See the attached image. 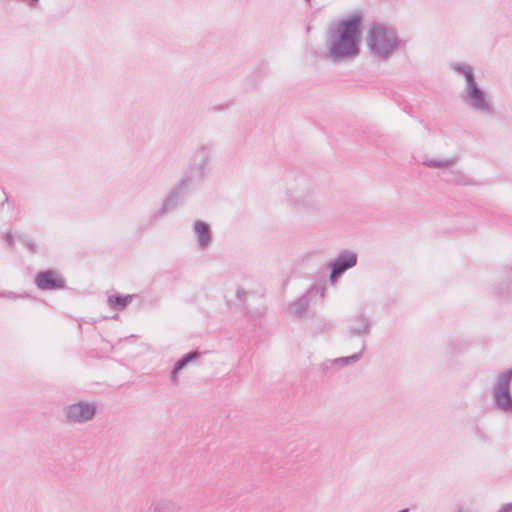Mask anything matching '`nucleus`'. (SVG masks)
Wrapping results in <instances>:
<instances>
[{"label": "nucleus", "instance_id": "f8f14e48", "mask_svg": "<svg viewBox=\"0 0 512 512\" xmlns=\"http://www.w3.org/2000/svg\"><path fill=\"white\" fill-rule=\"evenodd\" d=\"M193 231L199 249H208L213 242L211 226L203 220H196L193 224Z\"/></svg>", "mask_w": 512, "mask_h": 512}, {"label": "nucleus", "instance_id": "7ed1b4c3", "mask_svg": "<svg viewBox=\"0 0 512 512\" xmlns=\"http://www.w3.org/2000/svg\"><path fill=\"white\" fill-rule=\"evenodd\" d=\"M451 68L465 78V88L461 93V99L472 111L483 116L495 113L494 105L487 93L476 81L473 69L463 63H452Z\"/></svg>", "mask_w": 512, "mask_h": 512}, {"label": "nucleus", "instance_id": "9d476101", "mask_svg": "<svg viewBox=\"0 0 512 512\" xmlns=\"http://www.w3.org/2000/svg\"><path fill=\"white\" fill-rule=\"evenodd\" d=\"M97 413V407L94 403L79 401L67 405L64 408V415L68 423L83 424L92 420Z\"/></svg>", "mask_w": 512, "mask_h": 512}, {"label": "nucleus", "instance_id": "b1692460", "mask_svg": "<svg viewBox=\"0 0 512 512\" xmlns=\"http://www.w3.org/2000/svg\"><path fill=\"white\" fill-rule=\"evenodd\" d=\"M455 512H471V511L463 510V509H458V510H456Z\"/></svg>", "mask_w": 512, "mask_h": 512}, {"label": "nucleus", "instance_id": "4468645a", "mask_svg": "<svg viewBox=\"0 0 512 512\" xmlns=\"http://www.w3.org/2000/svg\"><path fill=\"white\" fill-rule=\"evenodd\" d=\"M201 353L198 350H191L181 356L174 364L170 371V381L172 385L177 386L179 383V373L190 363L195 362L200 357Z\"/></svg>", "mask_w": 512, "mask_h": 512}, {"label": "nucleus", "instance_id": "f03ea898", "mask_svg": "<svg viewBox=\"0 0 512 512\" xmlns=\"http://www.w3.org/2000/svg\"><path fill=\"white\" fill-rule=\"evenodd\" d=\"M285 202L293 209L303 213H317L322 204L317 189L310 179L293 171L283 177Z\"/></svg>", "mask_w": 512, "mask_h": 512}, {"label": "nucleus", "instance_id": "a878e982", "mask_svg": "<svg viewBox=\"0 0 512 512\" xmlns=\"http://www.w3.org/2000/svg\"><path fill=\"white\" fill-rule=\"evenodd\" d=\"M4 296H6L5 293H0V297H4Z\"/></svg>", "mask_w": 512, "mask_h": 512}, {"label": "nucleus", "instance_id": "423d86ee", "mask_svg": "<svg viewBox=\"0 0 512 512\" xmlns=\"http://www.w3.org/2000/svg\"><path fill=\"white\" fill-rule=\"evenodd\" d=\"M214 144L211 142L200 143L196 146L184 175L200 184L208 173V167L213 160Z\"/></svg>", "mask_w": 512, "mask_h": 512}, {"label": "nucleus", "instance_id": "f257e3e1", "mask_svg": "<svg viewBox=\"0 0 512 512\" xmlns=\"http://www.w3.org/2000/svg\"><path fill=\"white\" fill-rule=\"evenodd\" d=\"M363 14L353 13L333 23L326 34V57L334 63L356 58L360 54Z\"/></svg>", "mask_w": 512, "mask_h": 512}, {"label": "nucleus", "instance_id": "ddd939ff", "mask_svg": "<svg viewBox=\"0 0 512 512\" xmlns=\"http://www.w3.org/2000/svg\"><path fill=\"white\" fill-rule=\"evenodd\" d=\"M372 326V319L363 311H359L354 317V324L348 328L347 334L350 337L368 335L371 332Z\"/></svg>", "mask_w": 512, "mask_h": 512}, {"label": "nucleus", "instance_id": "39448f33", "mask_svg": "<svg viewBox=\"0 0 512 512\" xmlns=\"http://www.w3.org/2000/svg\"><path fill=\"white\" fill-rule=\"evenodd\" d=\"M194 185H197V183L185 175L179 179L167 193L159 209L150 215V223H156L183 205Z\"/></svg>", "mask_w": 512, "mask_h": 512}, {"label": "nucleus", "instance_id": "9b49d317", "mask_svg": "<svg viewBox=\"0 0 512 512\" xmlns=\"http://www.w3.org/2000/svg\"><path fill=\"white\" fill-rule=\"evenodd\" d=\"M34 284L41 291H58L66 287V280L58 271L46 269L35 274Z\"/></svg>", "mask_w": 512, "mask_h": 512}, {"label": "nucleus", "instance_id": "f3484780", "mask_svg": "<svg viewBox=\"0 0 512 512\" xmlns=\"http://www.w3.org/2000/svg\"><path fill=\"white\" fill-rule=\"evenodd\" d=\"M365 348V342H363L362 348L358 353H354L350 356L336 358L332 361V365L340 368L359 361L363 355V352L365 351Z\"/></svg>", "mask_w": 512, "mask_h": 512}, {"label": "nucleus", "instance_id": "6ab92c4d", "mask_svg": "<svg viewBox=\"0 0 512 512\" xmlns=\"http://www.w3.org/2000/svg\"><path fill=\"white\" fill-rule=\"evenodd\" d=\"M446 182L456 185H471L472 181L460 171H449V177L445 179Z\"/></svg>", "mask_w": 512, "mask_h": 512}, {"label": "nucleus", "instance_id": "2eb2a0df", "mask_svg": "<svg viewBox=\"0 0 512 512\" xmlns=\"http://www.w3.org/2000/svg\"><path fill=\"white\" fill-rule=\"evenodd\" d=\"M134 294L122 295L115 293L108 296L107 303L113 310L123 311L133 300Z\"/></svg>", "mask_w": 512, "mask_h": 512}, {"label": "nucleus", "instance_id": "412c9836", "mask_svg": "<svg viewBox=\"0 0 512 512\" xmlns=\"http://www.w3.org/2000/svg\"><path fill=\"white\" fill-rule=\"evenodd\" d=\"M3 240L7 243V246L12 250L14 248V236L11 232L6 233L3 236Z\"/></svg>", "mask_w": 512, "mask_h": 512}, {"label": "nucleus", "instance_id": "6e6552de", "mask_svg": "<svg viewBox=\"0 0 512 512\" xmlns=\"http://www.w3.org/2000/svg\"><path fill=\"white\" fill-rule=\"evenodd\" d=\"M358 263V255L356 252L344 249L340 251L337 256L327 263V268L330 270L329 282L334 285L338 280L348 271L355 267Z\"/></svg>", "mask_w": 512, "mask_h": 512}, {"label": "nucleus", "instance_id": "bb28decb", "mask_svg": "<svg viewBox=\"0 0 512 512\" xmlns=\"http://www.w3.org/2000/svg\"><path fill=\"white\" fill-rule=\"evenodd\" d=\"M305 1H306V2H308V3H310V2H311V0H305Z\"/></svg>", "mask_w": 512, "mask_h": 512}, {"label": "nucleus", "instance_id": "1a4fd4ad", "mask_svg": "<svg viewBox=\"0 0 512 512\" xmlns=\"http://www.w3.org/2000/svg\"><path fill=\"white\" fill-rule=\"evenodd\" d=\"M326 285L314 284L305 294L293 301L289 306L291 315L296 318H302L308 310L311 303H316L325 297Z\"/></svg>", "mask_w": 512, "mask_h": 512}, {"label": "nucleus", "instance_id": "0eeeda50", "mask_svg": "<svg viewBox=\"0 0 512 512\" xmlns=\"http://www.w3.org/2000/svg\"><path fill=\"white\" fill-rule=\"evenodd\" d=\"M512 367L500 373L492 388V398L495 407L512 415Z\"/></svg>", "mask_w": 512, "mask_h": 512}, {"label": "nucleus", "instance_id": "aec40b11", "mask_svg": "<svg viewBox=\"0 0 512 512\" xmlns=\"http://www.w3.org/2000/svg\"><path fill=\"white\" fill-rule=\"evenodd\" d=\"M16 239L21 242L32 254H36L38 252V246L35 241L26 238L22 234H16Z\"/></svg>", "mask_w": 512, "mask_h": 512}, {"label": "nucleus", "instance_id": "4be33fe9", "mask_svg": "<svg viewBox=\"0 0 512 512\" xmlns=\"http://www.w3.org/2000/svg\"><path fill=\"white\" fill-rule=\"evenodd\" d=\"M477 433H478L479 437L483 438L482 432L480 431V429L478 427H477Z\"/></svg>", "mask_w": 512, "mask_h": 512}, {"label": "nucleus", "instance_id": "5701e85b", "mask_svg": "<svg viewBox=\"0 0 512 512\" xmlns=\"http://www.w3.org/2000/svg\"><path fill=\"white\" fill-rule=\"evenodd\" d=\"M398 512H409V509L408 508H404V509L399 510Z\"/></svg>", "mask_w": 512, "mask_h": 512}, {"label": "nucleus", "instance_id": "a211bd4d", "mask_svg": "<svg viewBox=\"0 0 512 512\" xmlns=\"http://www.w3.org/2000/svg\"><path fill=\"white\" fill-rule=\"evenodd\" d=\"M180 505L169 499H161L154 505L153 512H178Z\"/></svg>", "mask_w": 512, "mask_h": 512}, {"label": "nucleus", "instance_id": "dca6fc26", "mask_svg": "<svg viewBox=\"0 0 512 512\" xmlns=\"http://www.w3.org/2000/svg\"><path fill=\"white\" fill-rule=\"evenodd\" d=\"M459 160L458 156H453L447 159H427L423 165L428 168H450Z\"/></svg>", "mask_w": 512, "mask_h": 512}, {"label": "nucleus", "instance_id": "393cba45", "mask_svg": "<svg viewBox=\"0 0 512 512\" xmlns=\"http://www.w3.org/2000/svg\"><path fill=\"white\" fill-rule=\"evenodd\" d=\"M241 292L240 291H237V297L241 300V296H240Z\"/></svg>", "mask_w": 512, "mask_h": 512}, {"label": "nucleus", "instance_id": "20e7f679", "mask_svg": "<svg viewBox=\"0 0 512 512\" xmlns=\"http://www.w3.org/2000/svg\"><path fill=\"white\" fill-rule=\"evenodd\" d=\"M366 43L372 56L387 61L400 49L402 41L394 28L373 23L369 27Z\"/></svg>", "mask_w": 512, "mask_h": 512}]
</instances>
